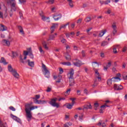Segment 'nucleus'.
Here are the masks:
<instances>
[{
	"label": "nucleus",
	"instance_id": "obj_27",
	"mask_svg": "<svg viewBox=\"0 0 127 127\" xmlns=\"http://www.w3.org/2000/svg\"><path fill=\"white\" fill-rule=\"evenodd\" d=\"M8 70L9 71H10L11 73H12L14 71H15V69L12 68V67L11 65H9L8 66Z\"/></svg>",
	"mask_w": 127,
	"mask_h": 127
},
{
	"label": "nucleus",
	"instance_id": "obj_61",
	"mask_svg": "<svg viewBox=\"0 0 127 127\" xmlns=\"http://www.w3.org/2000/svg\"><path fill=\"white\" fill-rule=\"evenodd\" d=\"M111 2V0H107V1L104 2L105 4H108Z\"/></svg>",
	"mask_w": 127,
	"mask_h": 127
},
{
	"label": "nucleus",
	"instance_id": "obj_35",
	"mask_svg": "<svg viewBox=\"0 0 127 127\" xmlns=\"http://www.w3.org/2000/svg\"><path fill=\"white\" fill-rule=\"evenodd\" d=\"M0 127H6V124H3L1 121H0Z\"/></svg>",
	"mask_w": 127,
	"mask_h": 127
},
{
	"label": "nucleus",
	"instance_id": "obj_49",
	"mask_svg": "<svg viewBox=\"0 0 127 127\" xmlns=\"http://www.w3.org/2000/svg\"><path fill=\"white\" fill-rule=\"evenodd\" d=\"M61 42L63 43H66V42H67V41L66 40V39L63 38L61 40Z\"/></svg>",
	"mask_w": 127,
	"mask_h": 127
},
{
	"label": "nucleus",
	"instance_id": "obj_20",
	"mask_svg": "<svg viewBox=\"0 0 127 127\" xmlns=\"http://www.w3.org/2000/svg\"><path fill=\"white\" fill-rule=\"evenodd\" d=\"M43 47L46 50H49V48L48 46H47V43H46V42L44 41L42 43Z\"/></svg>",
	"mask_w": 127,
	"mask_h": 127
},
{
	"label": "nucleus",
	"instance_id": "obj_7",
	"mask_svg": "<svg viewBox=\"0 0 127 127\" xmlns=\"http://www.w3.org/2000/svg\"><path fill=\"white\" fill-rule=\"evenodd\" d=\"M74 61H77L76 62L73 63V64L74 66H76V67H80V66H82L83 64H82V62L80 60H78L77 59H74Z\"/></svg>",
	"mask_w": 127,
	"mask_h": 127
},
{
	"label": "nucleus",
	"instance_id": "obj_58",
	"mask_svg": "<svg viewBox=\"0 0 127 127\" xmlns=\"http://www.w3.org/2000/svg\"><path fill=\"white\" fill-rule=\"evenodd\" d=\"M106 107H109V106H108V105H102L100 107V108L101 109H105V108H106Z\"/></svg>",
	"mask_w": 127,
	"mask_h": 127
},
{
	"label": "nucleus",
	"instance_id": "obj_11",
	"mask_svg": "<svg viewBox=\"0 0 127 127\" xmlns=\"http://www.w3.org/2000/svg\"><path fill=\"white\" fill-rule=\"evenodd\" d=\"M112 28L113 29V31L112 32L113 35L115 36L116 35V33L118 32V30H117V25L115 24L112 25Z\"/></svg>",
	"mask_w": 127,
	"mask_h": 127
},
{
	"label": "nucleus",
	"instance_id": "obj_15",
	"mask_svg": "<svg viewBox=\"0 0 127 127\" xmlns=\"http://www.w3.org/2000/svg\"><path fill=\"white\" fill-rule=\"evenodd\" d=\"M7 30V27L5 25L0 24V31H5Z\"/></svg>",
	"mask_w": 127,
	"mask_h": 127
},
{
	"label": "nucleus",
	"instance_id": "obj_46",
	"mask_svg": "<svg viewBox=\"0 0 127 127\" xmlns=\"http://www.w3.org/2000/svg\"><path fill=\"white\" fill-rule=\"evenodd\" d=\"M98 83L96 82V80H94V83L92 85L93 88H95V87H97Z\"/></svg>",
	"mask_w": 127,
	"mask_h": 127
},
{
	"label": "nucleus",
	"instance_id": "obj_14",
	"mask_svg": "<svg viewBox=\"0 0 127 127\" xmlns=\"http://www.w3.org/2000/svg\"><path fill=\"white\" fill-rule=\"evenodd\" d=\"M30 51H31V48H29V52H27L26 51H24V60H25L27 58V55L29 54Z\"/></svg>",
	"mask_w": 127,
	"mask_h": 127
},
{
	"label": "nucleus",
	"instance_id": "obj_40",
	"mask_svg": "<svg viewBox=\"0 0 127 127\" xmlns=\"http://www.w3.org/2000/svg\"><path fill=\"white\" fill-rule=\"evenodd\" d=\"M36 98H34L33 99L34 101H36V100H38L40 98V95H36L35 96Z\"/></svg>",
	"mask_w": 127,
	"mask_h": 127
},
{
	"label": "nucleus",
	"instance_id": "obj_26",
	"mask_svg": "<svg viewBox=\"0 0 127 127\" xmlns=\"http://www.w3.org/2000/svg\"><path fill=\"white\" fill-rule=\"evenodd\" d=\"M106 32H107V30H102L99 33V37H102V36H103L104 35V34H105V33H106Z\"/></svg>",
	"mask_w": 127,
	"mask_h": 127
},
{
	"label": "nucleus",
	"instance_id": "obj_4",
	"mask_svg": "<svg viewBox=\"0 0 127 127\" xmlns=\"http://www.w3.org/2000/svg\"><path fill=\"white\" fill-rule=\"evenodd\" d=\"M8 3H11V8L10 11H12V10H14V11H15L16 10V2H15V0H10V1H8L7 2Z\"/></svg>",
	"mask_w": 127,
	"mask_h": 127
},
{
	"label": "nucleus",
	"instance_id": "obj_45",
	"mask_svg": "<svg viewBox=\"0 0 127 127\" xmlns=\"http://www.w3.org/2000/svg\"><path fill=\"white\" fill-rule=\"evenodd\" d=\"M29 55L30 57V58H33L34 56H33V54H32V52H31V51H30V53H29Z\"/></svg>",
	"mask_w": 127,
	"mask_h": 127
},
{
	"label": "nucleus",
	"instance_id": "obj_6",
	"mask_svg": "<svg viewBox=\"0 0 127 127\" xmlns=\"http://www.w3.org/2000/svg\"><path fill=\"white\" fill-rule=\"evenodd\" d=\"M74 69L73 68H71L69 72L67 73L68 79L74 78V77H73V76H74Z\"/></svg>",
	"mask_w": 127,
	"mask_h": 127
},
{
	"label": "nucleus",
	"instance_id": "obj_39",
	"mask_svg": "<svg viewBox=\"0 0 127 127\" xmlns=\"http://www.w3.org/2000/svg\"><path fill=\"white\" fill-rule=\"evenodd\" d=\"M84 118V115L82 114L81 116H79L78 117L79 121H83Z\"/></svg>",
	"mask_w": 127,
	"mask_h": 127
},
{
	"label": "nucleus",
	"instance_id": "obj_28",
	"mask_svg": "<svg viewBox=\"0 0 127 127\" xmlns=\"http://www.w3.org/2000/svg\"><path fill=\"white\" fill-rule=\"evenodd\" d=\"M113 82V79H112V78L108 79L107 80V85H108V86H111V84Z\"/></svg>",
	"mask_w": 127,
	"mask_h": 127
},
{
	"label": "nucleus",
	"instance_id": "obj_3",
	"mask_svg": "<svg viewBox=\"0 0 127 127\" xmlns=\"http://www.w3.org/2000/svg\"><path fill=\"white\" fill-rule=\"evenodd\" d=\"M57 100L58 99L56 97L53 98L50 101L49 104L51 106H52V107H54L58 109L60 106L59 105V103L56 102Z\"/></svg>",
	"mask_w": 127,
	"mask_h": 127
},
{
	"label": "nucleus",
	"instance_id": "obj_19",
	"mask_svg": "<svg viewBox=\"0 0 127 127\" xmlns=\"http://www.w3.org/2000/svg\"><path fill=\"white\" fill-rule=\"evenodd\" d=\"M68 53H69V52L67 51L66 53V56H65V59L67 60V61H70L71 60V56H70V55H69Z\"/></svg>",
	"mask_w": 127,
	"mask_h": 127
},
{
	"label": "nucleus",
	"instance_id": "obj_10",
	"mask_svg": "<svg viewBox=\"0 0 127 127\" xmlns=\"http://www.w3.org/2000/svg\"><path fill=\"white\" fill-rule=\"evenodd\" d=\"M62 17V15L61 14H55L53 16L54 19L57 21V20H59Z\"/></svg>",
	"mask_w": 127,
	"mask_h": 127
},
{
	"label": "nucleus",
	"instance_id": "obj_53",
	"mask_svg": "<svg viewBox=\"0 0 127 127\" xmlns=\"http://www.w3.org/2000/svg\"><path fill=\"white\" fill-rule=\"evenodd\" d=\"M20 3H23L26 1V0H19Z\"/></svg>",
	"mask_w": 127,
	"mask_h": 127
},
{
	"label": "nucleus",
	"instance_id": "obj_43",
	"mask_svg": "<svg viewBox=\"0 0 127 127\" xmlns=\"http://www.w3.org/2000/svg\"><path fill=\"white\" fill-rule=\"evenodd\" d=\"M20 62L21 63H24V61H23V59H22V56H20Z\"/></svg>",
	"mask_w": 127,
	"mask_h": 127
},
{
	"label": "nucleus",
	"instance_id": "obj_21",
	"mask_svg": "<svg viewBox=\"0 0 127 127\" xmlns=\"http://www.w3.org/2000/svg\"><path fill=\"white\" fill-rule=\"evenodd\" d=\"M69 80V86L71 87L73 85H75V81L74 80V78H70Z\"/></svg>",
	"mask_w": 127,
	"mask_h": 127
},
{
	"label": "nucleus",
	"instance_id": "obj_1",
	"mask_svg": "<svg viewBox=\"0 0 127 127\" xmlns=\"http://www.w3.org/2000/svg\"><path fill=\"white\" fill-rule=\"evenodd\" d=\"M33 103H27L25 105V111L26 112V117L28 122L31 121L32 119V113L31 111H33L35 109H37V106H31Z\"/></svg>",
	"mask_w": 127,
	"mask_h": 127
},
{
	"label": "nucleus",
	"instance_id": "obj_48",
	"mask_svg": "<svg viewBox=\"0 0 127 127\" xmlns=\"http://www.w3.org/2000/svg\"><path fill=\"white\" fill-rule=\"evenodd\" d=\"M70 92H71V89H68L67 90H66V91L65 92V93L67 95H69V94H70Z\"/></svg>",
	"mask_w": 127,
	"mask_h": 127
},
{
	"label": "nucleus",
	"instance_id": "obj_22",
	"mask_svg": "<svg viewBox=\"0 0 127 127\" xmlns=\"http://www.w3.org/2000/svg\"><path fill=\"white\" fill-rule=\"evenodd\" d=\"M57 36V33L54 34H51L49 37V40H54L55 37Z\"/></svg>",
	"mask_w": 127,
	"mask_h": 127
},
{
	"label": "nucleus",
	"instance_id": "obj_9",
	"mask_svg": "<svg viewBox=\"0 0 127 127\" xmlns=\"http://www.w3.org/2000/svg\"><path fill=\"white\" fill-rule=\"evenodd\" d=\"M11 117L13 120L17 122V123H19V124H21V120H20V119L18 118L17 117L11 114Z\"/></svg>",
	"mask_w": 127,
	"mask_h": 127
},
{
	"label": "nucleus",
	"instance_id": "obj_52",
	"mask_svg": "<svg viewBox=\"0 0 127 127\" xmlns=\"http://www.w3.org/2000/svg\"><path fill=\"white\" fill-rule=\"evenodd\" d=\"M108 68H110L111 66H112V63L111 62H109L108 64L106 65Z\"/></svg>",
	"mask_w": 127,
	"mask_h": 127
},
{
	"label": "nucleus",
	"instance_id": "obj_36",
	"mask_svg": "<svg viewBox=\"0 0 127 127\" xmlns=\"http://www.w3.org/2000/svg\"><path fill=\"white\" fill-rule=\"evenodd\" d=\"M118 48V46L116 47H114L113 48V52L116 54L118 53V51H117V49Z\"/></svg>",
	"mask_w": 127,
	"mask_h": 127
},
{
	"label": "nucleus",
	"instance_id": "obj_37",
	"mask_svg": "<svg viewBox=\"0 0 127 127\" xmlns=\"http://www.w3.org/2000/svg\"><path fill=\"white\" fill-rule=\"evenodd\" d=\"M108 43L106 41H104L101 44V46H106V45H108Z\"/></svg>",
	"mask_w": 127,
	"mask_h": 127
},
{
	"label": "nucleus",
	"instance_id": "obj_12",
	"mask_svg": "<svg viewBox=\"0 0 127 127\" xmlns=\"http://www.w3.org/2000/svg\"><path fill=\"white\" fill-rule=\"evenodd\" d=\"M58 26V24H53V25L51 27V33L52 34L54 32L55 28Z\"/></svg>",
	"mask_w": 127,
	"mask_h": 127
},
{
	"label": "nucleus",
	"instance_id": "obj_62",
	"mask_svg": "<svg viewBox=\"0 0 127 127\" xmlns=\"http://www.w3.org/2000/svg\"><path fill=\"white\" fill-rule=\"evenodd\" d=\"M108 68H109L108 66H104V68H103V69H104V71H108Z\"/></svg>",
	"mask_w": 127,
	"mask_h": 127
},
{
	"label": "nucleus",
	"instance_id": "obj_55",
	"mask_svg": "<svg viewBox=\"0 0 127 127\" xmlns=\"http://www.w3.org/2000/svg\"><path fill=\"white\" fill-rule=\"evenodd\" d=\"M84 94H86V95H88V90L87 89H85L83 91Z\"/></svg>",
	"mask_w": 127,
	"mask_h": 127
},
{
	"label": "nucleus",
	"instance_id": "obj_41",
	"mask_svg": "<svg viewBox=\"0 0 127 127\" xmlns=\"http://www.w3.org/2000/svg\"><path fill=\"white\" fill-rule=\"evenodd\" d=\"M94 106H95V110H97V108H98V107H99V103H98V102H96L95 103H94Z\"/></svg>",
	"mask_w": 127,
	"mask_h": 127
},
{
	"label": "nucleus",
	"instance_id": "obj_47",
	"mask_svg": "<svg viewBox=\"0 0 127 127\" xmlns=\"http://www.w3.org/2000/svg\"><path fill=\"white\" fill-rule=\"evenodd\" d=\"M9 109H10L11 111H13V112H15V108H14V107L12 106H10V107H9Z\"/></svg>",
	"mask_w": 127,
	"mask_h": 127
},
{
	"label": "nucleus",
	"instance_id": "obj_30",
	"mask_svg": "<svg viewBox=\"0 0 127 127\" xmlns=\"http://www.w3.org/2000/svg\"><path fill=\"white\" fill-rule=\"evenodd\" d=\"M92 20V18H91V17H87L85 19V22H90Z\"/></svg>",
	"mask_w": 127,
	"mask_h": 127
},
{
	"label": "nucleus",
	"instance_id": "obj_38",
	"mask_svg": "<svg viewBox=\"0 0 127 127\" xmlns=\"http://www.w3.org/2000/svg\"><path fill=\"white\" fill-rule=\"evenodd\" d=\"M39 50L41 53H42V54H44V51H43V50L42 49V47H39Z\"/></svg>",
	"mask_w": 127,
	"mask_h": 127
},
{
	"label": "nucleus",
	"instance_id": "obj_23",
	"mask_svg": "<svg viewBox=\"0 0 127 127\" xmlns=\"http://www.w3.org/2000/svg\"><path fill=\"white\" fill-rule=\"evenodd\" d=\"M28 65L30 66V67H34V62H30V60H28L27 61Z\"/></svg>",
	"mask_w": 127,
	"mask_h": 127
},
{
	"label": "nucleus",
	"instance_id": "obj_2",
	"mask_svg": "<svg viewBox=\"0 0 127 127\" xmlns=\"http://www.w3.org/2000/svg\"><path fill=\"white\" fill-rule=\"evenodd\" d=\"M95 64H98V63H97V62H92V66L93 67V70L95 72V77L96 78L98 79V81L99 82H101L102 81V76H101V75H100V73H99L98 69H96L95 68V67H96V66H95Z\"/></svg>",
	"mask_w": 127,
	"mask_h": 127
},
{
	"label": "nucleus",
	"instance_id": "obj_64",
	"mask_svg": "<svg viewBox=\"0 0 127 127\" xmlns=\"http://www.w3.org/2000/svg\"><path fill=\"white\" fill-rule=\"evenodd\" d=\"M67 125H68V127H71L72 126V124L71 122L66 123Z\"/></svg>",
	"mask_w": 127,
	"mask_h": 127
},
{
	"label": "nucleus",
	"instance_id": "obj_42",
	"mask_svg": "<svg viewBox=\"0 0 127 127\" xmlns=\"http://www.w3.org/2000/svg\"><path fill=\"white\" fill-rule=\"evenodd\" d=\"M81 54L82 56V57H85V56H86V52H85V51L82 50L81 52Z\"/></svg>",
	"mask_w": 127,
	"mask_h": 127
},
{
	"label": "nucleus",
	"instance_id": "obj_25",
	"mask_svg": "<svg viewBox=\"0 0 127 127\" xmlns=\"http://www.w3.org/2000/svg\"><path fill=\"white\" fill-rule=\"evenodd\" d=\"M0 63H2L4 65L7 64V63H6V61H5L4 58H1Z\"/></svg>",
	"mask_w": 127,
	"mask_h": 127
},
{
	"label": "nucleus",
	"instance_id": "obj_31",
	"mask_svg": "<svg viewBox=\"0 0 127 127\" xmlns=\"http://www.w3.org/2000/svg\"><path fill=\"white\" fill-rule=\"evenodd\" d=\"M83 109H92V105H91V104L89 105H85L83 106Z\"/></svg>",
	"mask_w": 127,
	"mask_h": 127
},
{
	"label": "nucleus",
	"instance_id": "obj_17",
	"mask_svg": "<svg viewBox=\"0 0 127 127\" xmlns=\"http://www.w3.org/2000/svg\"><path fill=\"white\" fill-rule=\"evenodd\" d=\"M12 74L15 78H16L17 79L19 78V74L17 73L16 70H14V71L12 72Z\"/></svg>",
	"mask_w": 127,
	"mask_h": 127
},
{
	"label": "nucleus",
	"instance_id": "obj_5",
	"mask_svg": "<svg viewBox=\"0 0 127 127\" xmlns=\"http://www.w3.org/2000/svg\"><path fill=\"white\" fill-rule=\"evenodd\" d=\"M42 67L45 72L44 73L45 76H46L47 78H49V75H50V71H49V70L47 69V67H46V65H45V64H42Z\"/></svg>",
	"mask_w": 127,
	"mask_h": 127
},
{
	"label": "nucleus",
	"instance_id": "obj_50",
	"mask_svg": "<svg viewBox=\"0 0 127 127\" xmlns=\"http://www.w3.org/2000/svg\"><path fill=\"white\" fill-rule=\"evenodd\" d=\"M19 16H20V18L22 19L23 18L22 13H21V12H19Z\"/></svg>",
	"mask_w": 127,
	"mask_h": 127
},
{
	"label": "nucleus",
	"instance_id": "obj_18",
	"mask_svg": "<svg viewBox=\"0 0 127 127\" xmlns=\"http://www.w3.org/2000/svg\"><path fill=\"white\" fill-rule=\"evenodd\" d=\"M112 81L115 83L116 82H119V81H121V78L119 77H114L112 78Z\"/></svg>",
	"mask_w": 127,
	"mask_h": 127
},
{
	"label": "nucleus",
	"instance_id": "obj_54",
	"mask_svg": "<svg viewBox=\"0 0 127 127\" xmlns=\"http://www.w3.org/2000/svg\"><path fill=\"white\" fill-rule=\"evenodd\" d=\"M0 18H3V13L0 12Z\"/></svg>",
	"mask_w": 127,
	"mask_h": 127
},
{
	"label": "nucleus",
	"instance_id": "obj_44",
	"mask_svg": "<svg viewBox=\"0 0 127 127\" xmlns=\"http://www.w3.org/2000/svg\"><path fill=\"white\" fill-rule=\"evenodd\" d=\"M54 0H49L48 1V3H49L50 4H53V3H54Z\"/></svg>",
	"mask_w": 127,
	"mask_h": 127
},
{
	"label": "nucleus",
	"instance_id": "obj_24",
	"mask_svg": "<svg viewBox=\"0 0 127 127\" xmlns=\"http://www.w3.org/2000/svg\"><path fill=\"white\" fill-rule=\"evenodd\" d=\"M61 64L62 65H64V66H71V65H72L71 63H70L69 62H63V63H61Z\"/></svg>",
	"mask_w": 127,
	"mask_h": 127
},
{
	"label": "nucleus",
	"instance_id": "obj_13",
	"mask_svg": "<svg viewBox=\"0 0 127 127\" xmlns=\"http://www.w3.org/2000/svg\"><path fill=\"white\" fill-rule=\"evenodd\" d=\"M34 102L35 104H46V101L45 100H38L36 99V100H34Z\"/></svg>",
	"mask_w": 127,
	"mask_h": 127
},
{
	"label": "nucleus",
	"instance_id": "obj_33",
	"mask_svg": "<svg viewBox=\"0 0 127 127\" xmlns=\"http://www.w3.org/2000/svg\"><path fill=\"white\" fill-rule=\"evenodd\" d=\"M66 108L69 110H71V109L73 108V105H71V104H67V105H66Z\"/></svg>",
	"mask_w": 127,
	"mask_h": 127
},
{
	"label": "nucleus",
	"instance_id": "obj_32",
	"mask_svg": "<svg viewBox=\"0 0 127 127\" xmlns=\"http://www.w3.org/2000/svg\"><path fill=\"white\" fill-rule=\"evenodd\" d=\"M18 28L20 30V32L22 34H24V32H23V29H22V27H21V26H19Z\"/></svg>",
	"mask_w": 127,
	"mask_h": 127
},
{
	"label": "nucleus",
	"instance_id": "obj_34",
	"mask_svg": "<svg viewBox=\"0 0 127 127\" xmlns=\"http://www.w3.org/2000/svg\"><path fill=\"white\" fill-rule=\"evenodd\" d=\"M69 23H67L66 24H65V25H62L61 26L60 28V30H61L62 28H64L65 29V28H66V26H67V25H69Z\"/></svg>",
	"mask_w": 127,
	"mask_h": 127
},
{
	"label": "nucleus",
	"instance_id": "obj_8",
	"mask_svg": "<svg viewBox=\"0 0 127 127\" xmlns=\"http://www.w3.org/2000/svg\"><path fill=\"white\" fill-rule=\"evenodd\" d=\"M114 89L117 91H119L120 90H123L124 89V87L121 85H118L117 84H114Z\"/></svg>",
	"mask_w": 127,
	"mask_h": 127
},
{
	"label": "nucleus",
	"instance_id": "obj_51",
	"mask_svg": "<svg viewBox=\"0 0 127 127\" xmlns=\"http://www.w3.org/2000/svg\"><path fill=\"white\" fill-rule=\"evenodd\" d=\"M60 74H62L63 72H64V70H63V68H60Z\"/></svg>",
	"mask_w": 127,
	"mask_h": 127
},
{
	"label": "nucleus",
	"instance_id": "obj_59",
	"mask_svg": "<svg viewBox=\"0 0 127 127\" xmlns=\"http://www.w3.org/2000/svg\"><path fill=\"white\" fill-rule=\"evenodd\" d=\"M82 20H83V19H79L77 20V23H81V22H82Z\"/></svg>",
	"mask_w": 127,
	"mask_h": 127
},
{
	"label": "nucleus",
	"instance_id": "obj_63",
	"mask_svg": "<svg viewBox=\"0 0 127 127\" xmlns=\"http://www.w3.org/2000/svg\"><path fill=\"white\" fill-rule=\"evenodd\" d=\"M64 101L65 100V98H60L59 99V102H60V101Z\"/></svg>",
	"mask_w": 127,
	"mask_h": 127
},
{
	"label": "nucleus",
	"instance_id": "obj_57",
	"mask_svg": "<svg viewBox=\"0 0 127 127\" xmlns=\"http://www.w3.org/2000/svg\"><path fill=\"white\" fill-rule=\"evenodd\" d=\"M124 80H127V75H123Z\"/></svg>",
	"mask_w": 127,
	"mask_h": 127
},
{
	"label": "nucleus",
	"instance_id": "obj_29",
	"mask_svg": "<svg viewBox=\"0 0 127 127\" xmlns=\"http://www.w3.org/2000/svg\"><path fill=\"white\" fill-rule=\"evenodd\" d=\"M3 42H4V43H5V44L7 45V46H9V45H10V43L9 42V41H8V40H3Z\"/></svg>",
	"mask_w": 127,
	"mask_h": 127
},
{
	"label": "nucleus",
	"instance_id": "obj_60",
	"mask_svg": "<svg viewBox=\"0 0 127 127\" xmlns=\"http://www.w3.org/2000/svg\"><path fill=\"white\" fill-rule=\"evenodd\" d=\"M51 91V88L50 87H48L47 90H46V92H47L48 93H49V92Z\"/></svg>",
	"mask_w": 127,
	"mask_h": 127
},
{
	"label": "nucleus",
	"instance_id": "obj_16",
	"mask_svg": "<svg viewBox=\"0 0 127 127\" xmlns=\"http://www.w3.org/2000/svg\"><path fill=\"white\" fill-rule=\"evenodd\" d=\"M40 15L41 17L42 20H43V21H46L47 19H49V17H47L44 16V15L43 14V13H40Z\"/></svg>",
	"mask_w": 127,
	"mask_h": 127
},
{
	"label": "nucleus",
	"instance_id": "obj_56",
	"mask_svg": "<svg viewBox=\"0 0 127 127\" xmlns=\"http://www.w3.org/2000/svg\"><path fill=\"white\" fill-rule=\"evenodd\" d=\"M69 6H70V7H73V6H74V5L73 4L72 2H69Z\"/></svg>",
	"mask_w": 127,
	"mask_h": 127
}]
</instances>
